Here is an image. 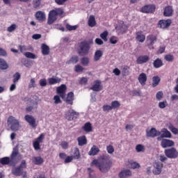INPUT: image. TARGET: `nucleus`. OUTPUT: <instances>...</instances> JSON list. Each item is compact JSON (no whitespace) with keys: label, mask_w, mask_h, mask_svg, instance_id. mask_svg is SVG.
<instances>
[{"label":"nucleus","mask_w":178,"mask_h":178,"mask_svg":"<svg viewBox=\"0 0 178 178\" xmlns=\"http://www.w3.org/2000/svg\"><path fill=\"white\" fill-rule=\"evenodd\" d=\"M90 166H95L96 168H98L102 173H106V172L111 169L112 162L111 161L108 155H103L99 157L98 159H94L91 162Z\"/></svg>","instance_id":"1"},{"label":"nucleus","mask_w":178,"mask_h":178,"mask_svg":"<svg viewBox=\"0 0 178 178\" xmlns=\"http://www.w3.org/2000/svg\"><path fill=\"white\" fill-rule=\"evenodd\" d=\"M19 152L16 149H13L10 157H3L0 159V163L1 165H9V166H15L16 165V157L17 156Z\"/></svg>","instance_id":"2"},{"label":"nucleus","mask_w":178,"mask_h":178,"mask_svg":"<svg viewBox=\"0 0 178 178\" xmlns=\"http://www.w3.org/2000/svg\"><path fill=\"white\" fill-rule=\"evenodd\" d=\"M63 9L62 8H55L54 10H51L49 13L47 24H52L54 23L57 19L56 16H60V17H62V15H63Z\"/></svg>","instance_id":"3"},{"label":"nucleus","mask_w":178,"mask_h":178,"mask_svg":"<svg viewBox=\"0 0 178 178\" xmlns=\"http://www.w3.org/2000/svg\"><path fill=\"white\" fill-rule=\"evenodd\" d=\"M7 124L12 131H18L20 129V122L13 116H10L7 120Z\"/></svg>","instance_id":"4"},{"label":"nucleus","mask_w":178,"mask_h":178,"mask_svg":"<svg viewBox=\"0 0 178 178\" xmlns=\"http://www.w3.org/2000/svg\"><path fill=\"white\" fill-rule=\"evenodd\" d=\"M26 168H27V163H26V160H22L20 165L13 169L12 173L15 176H22V175L24 173V171L23 170L26 169Z\"/></svg>","instance_id":"5"},{"label":"nucleus","mask_w":178,"mask_h":178,"mask_svg":"<svg viewBox=\"0 0 178 178\" xmlns=\"http://www.w3.org/2000/svg\"><path fill=\"white\" fill-rule=\"evenodd\" d=\"M90 51V44L87 42H81L79 44L78 52L79 55H87Z\"/></svg>","instance_id":"6"},{"label":"nucleus","mask_w":178,"mask_h":178,"mask_svg":"<svg viewBox=\"0 0 178 178\" xmlns=\"http://www.w3.org/2000/svg\"><path fill=\"white\" fill-rule=\"evenodd\" d=\"M164 154L170 159H176L178 158V152L175 147L165 149Z\"/></svg>","instance_id":"7"},{"label":"nucleus","mask_w":178,"mask_h":178,"mask_svg":"<svg viewBox=\"0 0 178 178\" xmlns=\"http://www.w3.org/2000/svg\"><path fill=\"white\" fill-rule=\"evenodd\" d=\"M44 138H45V134L42 133L35 140L33 145L35 151H38V149H40L41 147L40 146V144H41V143L44 141Z\"/></svg>","instance_id":"8"},{"label":"nucleus","mask_w":178,"mask_h":178,"mask_svg":"<svg viewBox=\"0 0 178 178\" xmlns=\"http://www.w3.org/2000/svg\"><path fill=\"white\" fill-rule=\"evenodd\" d=\"M161 136V131H156V129L152 128L150 130L146 129V137H151L152 138H155Z\"/></svg>","instance_id":"9"},{"label":"nucleus","mask_w":178,"mask_h":178,"mask_svg":"<svg viewBox=\"0 0 178 178\" xmlns=\"http://www.w3.org/2000/svg\"><path fill=\"white\" fill-rule=\"evenodd\" d=\"M153 173L155 175H161L162 173V169L163 168V164L161 162H156L153 165Z\"/></svg>","instance_id":"10"},{"label":"nucleus","mask_w":178,"mask_h":178,"mask_svg":"<svg viewBox=\"0 0 178 178\" xmlns=\"http://www.w3.org/2000/svg\"><path fill=\"white\" fill-rule=\"evenodd\" d=\"M79 116V113L76 112L74 110H70L65 115L67 120H76Z\"/></svg>","instance_id":"11"},{"label":"nucleus","mask_w":178,"mask_h":178,"mask_svg":"<svg viewBox=\"0 0 178 178\" xmlns=\"http://www.w3.org/2000/svg\"><path fill=\"white\" fill-rule=\"evenodd\" d=\"M24 119L33 129H35V127H37L35 118L33 115H26L24 116Z\"/></svg>","instance_id":"12"},{"label":"nucleus","mask_w":178,"mask_h":178,"mask_svg":"<svg viewBox=\"0 0 178 178\" xmlns=\"http://www.w3.org/2000/svg\"><path fill=\"white\" fill-rule=\"evenodd\" d=\"M57 94H59L61 98H65V97H66V85L62 84L60 86L58 87Z\"/></svg>","instance_id":"13"},{"label":"nucleus","mask_w":178,"mask_h":178,"mask_svg":"<svg viewBox=\"0 0 178 178\" xmlns=\"http://www.w3.org/2000/svg\"><path fill=\"white\" fill-rule=\"evenodd\" d=\"M143 13H153L155 12V5H146L142 8Z\"/></svg>","instance_id":"14"},{"label":"nucleus","mask_w":178,"mask_h":178,"mask_svg":"<svg viewBox=\"0 0 178 178\" xmlns=\"http://www.w3.org/2000/svg\"><path fill=\"white\" fill-rule=\"evenodd\" d=\"M170 24H172V20L170 19H163L159 22V27H160V29H168Z\"/></svg>","instance_id":"15"},{"label":"nucleus","mask_w":178,"mask_h":178,"mask_svg":"<svg viewBox=\"0 0 178 178\" xmlns=\"http://www.w3.org/2000/svg\"><path fill=\"white\" fill-rule=\"evenodd\" d=\"M90 90H92V91H95L96 92L102 91V86H101L100 81L99 80L95 81L94 82L93 86L90 88Z\"/></svg>","instance_id":"16"},{"label":"nucleus","mask_w":178,"mask_h":178,"mask_svg":"<svg viewBox=\"0 0 178 178\" xmlns=\"http://www.w3.org/2000/svg\"><path fill=\"white\" fill-rule=\"evenodd\" d=\"M175 143L169 139H163L161 140V147L163 148H168V147H173Z\"/></svg>","instance_id":"17"},{"label":"nucleus","mask_w":178,"mask_h":178,"mask_svg":"<svg viewBox=\"0 0 178 178\" xmlns=\"http://www.w3.org/2000/svg\"><path fill=\"white\" fill-rule=\"evenodd\" d=\"M149 60V56L145 55V56H140L138 57L136 60V63L138 65H143V63H147Z\"/></svg>","instance_id":"18"},{"label":"nucleus","mask_w":178,"mask_h":178,"mask_svg":"<svg viewBox=\"0 0 178 178\" xmlns=\"http://www.w3.org/2000/svg\"><path fill=\"white\" fill-rule=\"evenodd\" d=\"M76 155H74V156H68L65 158V163H70V162H72V161H73V158L74 159H79V158H80V152H79V149H77L75 152Z\"/></svg>","instance_id":"19"},{"label":"nucleus","mask_w":178,"mask_h":178,"mask_svg":"<svg viewBox=\"0 0 178 178\" xmlns=\"http://www.w3.org/2000/svg\"><path fill=\"white\" fill-rule=\"evenodd\" d=\"M127 29H129V26L124 23H122L121 25L115 27V30H117V31H119V33H120L121 34H124V33L127 31Z\"/></svg>","instance_id":"20"},{"label":"nucleus","mask_w":178,"mask_h":178,"mask_svg":"<svg viewBox=\"0 0 178 178\" xmlns=\"http://www.w3.org/2000/svg\"><path fill=\"white\" fill-rule=\"evenodd\" d=\"M118 176L120 178L130 177L131 176V171L129 169L123 170L119 173Z\"/></svg>","instance_id":"21"},{"label":"nucleus","mask_w":178,"mask_h":178,"mask_svg":"<svg viewBox=\"0 0 178 178\" xmlns=\"http://www.w3.org/2000/svg\"><path fill=\"white\" fill-rule=\"evenodd\" d=\"M138 80L140 86H145V83H147V74L144 72L140 74Z\"/></svg>","instance_id":"22"},{"label":"nucleus","mask_w":178,"mask_h":178,"mask_svg":"<svg viewBox=\"0 0 178 178\" xmlns=\"http://www.w3.org/2000/svg\"><path fill=\"white\" fill-rule=\"evenodd\" d=\"M31 106H28L26 108V112H31L33 109H37L38 108V102L34 101V100H31Z\"/></svg>","instance_id":"23"},{"label":"nucleus","mask_w":178,"mask_h":178,"mask_svg":"<svg viewBox=\"0 0 178 178\" xmlns=\"http://www.w3.org/2000/svg\"><path fill=\"white\" fill-rule=\"evenodd\" d=\"M163 15L166 17H170L173 15V8L170 6H166L164 9Z\"/></svg>","instance_id":"24"},{"label":"nucleus","mask_w":178,"mask_h":178,"mask_svg":"<svg viewBox=\"0 0 178 178\" xmlns=\"http://www.w3.org/2000/svg\"><path fill=\"white\" fill-rule=\"evenodd\" d=\"M147 45H154V44L156 42V35H149L147 37Z\"/></svg>","instance_id":"25"},{"label":"nucleus","mask_w":178,"mask_h":178,"mask_svg":"<svg viewBox=\"0 0 178 178\" xmlns=\"http://www.w3.org/2000/svg\"><path fill=\"white\" fill-rule=\"evenodd\" d=\"M35 18L39 22H44V20L46 19L45 13H44L42 11H38L35 13Z\"/></svg>","instance_id":"26"},{"label":"nucleus","mask_w":178,"mask_h":178,"mask_svg":"<svg viewBox=\"0 0 178 178\" xmlns=\"http://www.w3.org/2000/svg\"><path fill=\"white\" fill-rule=\"evenodd\" d=\"M98 152H99V148H98V147H97L96 145H93L89 151L88 155H90V156H95V155H97Z\"/></svg>","instance_id":"27"},{"label":"nucleus","mask_w":178,"mask_h":178,"mask_svg":"<svg viewBox=\"0 0 178 178\" xmlns=\"http://www.w3.org/2000/svg\"><path fill=\"white\" fill-rule=\"evenodd\" d=\"M32 162L35 165H42L44 163V159L41 156H34L32 158Z\"/></svg>","instance_id":"28"},{"label":"nucleus","mask_w":178,"mask_h":178,"mask_svg":"<svg viewBox=\"0 0 178 178\" xmlns=\"http://www.w3.org/2000/svg\"><path fill=\"white\" fill-rule=\"evenodd\" d=\"M49 84L50 86H54V84H58L62 79L59 77H51L48 79Z\"/></svg>","instance_id":"29"},{"label":"nucleus","mask_w":178,"mask_h":178,"mask_svg":"<svg viewBox=\"0 0 178 178\" xmlns=\"http://www.w3.org/2000/svg\"><path fill=\"white\" fill-rule=\"evenodd\" d=\"M160 133L163 138H170L172 137V134L167 129H163Z\"/></svg>","instance_id":"30"},{"label":"nucleus","mask_w":178,"mask_h":178,"mask_svg":"<svg viewBox=\"0 0 178 178\" xmlns=\"http://www.w3.org/2000/svg\"><path fill=\"white\" fill-rule=\"evenodd\" d=\"M74 94L72 92H70L65 99L67 104H70V105H73V99H74Z\"/></svg>","instance_id":"31"},{"label":"nucleus","mask_w":178,"mask_h":178,"mask_svg":"<svg viewBox=\"0 0 178 178\" xmlns=\"http://www.w3.org/2000/svg\"><path fill=\"white\" fill-rule=\"evenodd\" d=\"M42 54V55L47 56L49 55V47L45 44H42L41 45Z\"/></svg>","instance_id":"32"},{"label":"nucleus","mask_w":178,"mask_h":178,"mask_svg":"<svg viewBox=\"0 0 178 178\" xmlns=\"http://www.w3.org/2000/svg\"><path fill=\"white\" fill-rule=\"evenodd\" d=\"M78 144L80 147H83V145H86L87 144V138L86 136H80L77 138Z\"/></svg>","instance_id":"33"},{"label":"nucleus","mask_w":178,"mask_h":178,"mask_svg":"<svg viewBox=\"0 0 178 178\" xmlns=\"http://www.w3.org/2000/svg\"><path fill=\"white\" fill-rule=\"evenodd\" d=\"M79 62V56H72L70 60L66 61V65H70V63H72V65H76Z\"/></svg>","instance_id":"34"},{"label":"nucleus","mask_w":178,"mask_h":178,"mask_svg":"<svg viewBox=\"0 0 178 178\" xmlns=\"http://www.w3.org/2000/svg\"><path fill=\"white\" fill-rule=\"evenodd\" d=\"M88 24L89 27H95L97 22H95V17L94 15H90L89 17Z\"/></svg>","instance_id":"35"},{"label":"nucleus","mask_w":178,"mask_h":178,"mask_svg":"<svg viewBox=\"0 0 178 178\" xmlns=\"http://www.w3.org/2000/svg\"><path fill=\"white\" fill-rule=\"evenodd\" d=\"M159 83H161V78L158 76L152 77V86L155 88L157 86H159Z\"/></svg>","instance_id":"36"},{"label":"nucleus","mask_w":178,"mask_h":178,"mask_svg":"<svg viewBox=\"0 0 178 178\" xmlns=\"http://www.w3.org/2000/svg\"><path fill=\"white\" fill-rule=\"evenodd\" d=\"M153 66L155 67V69H159V67H162L163 66V63L162 62V60L160 58H156L154 62H153Z\"/></svg>","instance_id":"37"},{"label":"nucleus","mask_w":178,"mask_h":178,"mask_svg":"<svg viewBox=\"0 0 178 178\" xmlns=\"http://www.w3.org/2000/svg\"><path fill=\"white\" fill-rule=\"evenodd\" d=\"M102 51L101 50H97L95 52V56H94V60L95 62H98L102 58Z\"/></svg>","instance_id":"38"},{"label":"nucleus","mask_w":178,"mask_h":178,"mask_svg":"<svg viewBox=\"0 0 178 178\" xmlns=\"http://www.w3.org/2000/svg\"><path fill=\"white\" fill-rule=\"evenodd\" d=\"M136 40L139 42H144V41H145V35L143 34L141 32H137Z\"/></svg>","instance_id":"39"},{"label":"nucleus","mask_w":178,"mask_h":178,"mask_svg":"<svg viewBox=\"0 0 178 178\" xmlns=\"http://www.w3.org/2000/svg\"><path fill=\"white\" fill-rule=\"evenodd\" d=\"M9 66L8 63L4 59L0 58V69L1 70H6Z\"/></svg>","instance_id":"40"},{"label":"nucleus","mask_w":178,"mask_h":178,"mask_svg":"<svg viewBox=\"0 0 178 178\" xmlns=\"http://www.w3.org/2000/svg\"><path fill=\"white\" fill-rule=\"evenodd\" d=\"M83 130L86 131V133H90L92 131V126L90 122H86L83 126Z\"/></svg>","instance_id":"41"},{"label":"nucleus","mask_w":178,"mask_h":178,"mask_svg":"<svg viewBox=\"0 0 178 178\" xmlns=\"http://www.w3.org/2000/svg\"><path fill=\"white\" fill-rule=\"evenodd\" d=\"M24 56L29 59H37V56L29 51L24 53Z\"/></svg>","instance_id":"42"},{"label":"nucleus","mask_w":178,"mask_h":178,"mask_svg":"<svg viewBox=\"0 0 178 178\" xmlns=\"http://www.w3.org/2000/svg\"><path fill=\"white\" fill-rule=\"evenodd\" d=\"M81 63L83 66H88L90 65V58L88 57H83L81 59Z\"/></svg>","instance_id":"43"},{"label":"nucleus","mask_w":178,"mask_h":178,"mask_svg":"<svg viewBox=\"0 0 178 178\" xmlns=\"http://www.w3.org/2000/svg\"><path fill=\"white\" fill-rule=\"evenodd\" d=\"M65 27L67 30H68L69 31H73L77 29L78 26L77 25L72 26L69 24H66Z\"/></svg>","instance_id":"44"},{"label":"nucleus","mask_w":178,"mask_h":178,"mask_svg":"<svg viewBox=\"0 0 178 178\" xmlns=\"http://www.w3.org/2000/svg\"><path fill=\"white\" fill-rule=\"evenodd\" d=\"M165 60L167 62H173V60L175 59V56L172 54H167L164 56Z\"/></svg>","instance_id":"45"},{"label":"nucleus","mask_w":178,"mask_h":178,"mask_svg":"<svg viewBox=\"0 0 178 178\" xmlns=\"http://www.w3.org/2000/svg\"><path fill=\"white\" fill-rule=\"evenodd\" d=\"M19 80H20V73L19 72H16L14 75H13V82L14 83H17V81H19Z\"/></svg>","instance_id":"46"},{"label":"nucleus","mask_w":178,"mask_h":178,"mask_svg":"<svg viewBox=\"0 0 178 178\" xmlns=\"http://www.w3.org/2000/svg\"><path fill=\"white\" fill-rule=\"evenodd\" d=\"M120 106V103L118 101H113L111 102V108L112 109H116Z\"/></svg>","instance_id":"47"},{"label":"nucleus","mask_w":178,"mask_h":178,"mask_svg":"<svg viewBox=\"0 0 178 178\" xmlns=\"http://www.w3.org/2000/svg\"><path fill=\"white\" fill-rule=\"evenodd\" d=\"M136 152H144L145 150V148H144V146L143 145H138L136 147Z\"/></svg>","instance_id":"48"},{"label":"nucleus","mask_w":178,"mask_h":178,"mask_svg":"<svg viewBox=\"0 0 178 178\" xmlns=\"http://www.w3.org/2000/svg\"><path fill=\"white\" fill-rule=\"evenodd\" d=\"M131 169H140V163L133 161L131 162Z\"/></svg>","instance_id":"49"},{"label":"nucleus","mask_w":178,"mask_h":178,"mask_svg":"<svg viewBox=\"0 0 178 178\" xmlns=\"http://www.w3.org/2000/svg\"><path fill=\"white\" fill-rule=\"evenodd\" d=\"M169 130L173 133V134H178V129L170 124L168 127Z\"/></svg>","instance_id":"50"},{"label":"nucleus","mask_w":178,"mask_h":178,"mask_svg":"<svg viewBox=\"0 0 178 178\" xmlns=\"http://www.w3.org/2000/svg\"><path fill=\"white\" fill-rule=\"evenodd\" d=\"M166 106H168V102L166 101L160 102L159 103V108H160V109H165V108H166Z\"/></svg>","instance_id":"51"},{"label":"nucleus","mask_w":178,"mask_h":178,"mask_svg":"<svg viewBox=\"0 0 178 178\" xmlns=\"http://www.w3.org/2000/svg\"><path fill=\"white\" fill-rule=\"evenodd\" d=\"M106 151L108 154H113V152H115V148H113L112 145H110L106 147Z\"/></svg>","instance_id":"52"},{"label":"nucleus","mask_w":178,"mask_h":178,"mask_svg":"<svg viewBox=\"0 0 178 178\" xmlns=\"http://www.w3.org/2000/svg\"><path fill=\"white\" fill-rule=\"evenodd\" d=\"M16 27H17L16 24H13L8 27L7 31H8V33H12L13 31H15L16 30Z\"/></svg>","instance_id":"53"},{"label":"nucleus","mask_w":178,"mask_h":178,"mask_svg":"<svg viewBox=\"0 0 178 178\" xmlns=\"http://www.w3.org/2000/svg\"><path fill=\"white\" fill-rule=\"evenodd\" d=\"M33 8L37 9L40 5H41V0H33Z\"/></svg>","instance_id":"54"},{"label":"nucleus","mask_w":178,"mask_h":178,"mask_svg":"<svg viewBox=\"0 0 178 178\" xmlns=\"http://www.w3.org/2000/svg\"><path fill=\"white\" fill-rule=\"evenodd\" d=\"M163 97V92H162V91H159L156 94V98L157 101H161Z\"/></svg>","instance_id":"55"},{"label":"nucleus","mask_w":178,"mask_h":178,"mask_svg":"<svg viewBox=\"0 0 178 178\" xmlns=\"http://www.w3.org/2000/svg\"><path fill=\"white\" fill-rule=\"evenodd\" d=\"M100 37L102 38V40H104V41H108V39L106 38V37H108V31H105L101 33Z\"/></svg>","instance_id":"56"},{"label":"nucleus","mask_w":178,"mask_h":178,"mask_svg":"<svg viewBox=\"0 0 178 178\" xmlns=\"http://www.w3.org/2000/svg\"><path fill=\"white\" fill-rule=\"evenodd\" d=\"M112 106H109L108 104L103 106L104 112H109V111H112Z\"/></svg>","instance_id":"57"},{"label":"nucleus","mask_w":178,"mask_h":178,"mask_svg":"<svg viewBox=\"0 0 178 178\" xmlns=\"http://www.w3.org/2000/svg\"><path fill=\"white\" fill-rule=\"evenodd\" d=\"M54 29H56L57 30H60V31H65V27L62 26V25L60 24L54 25Z\"/></svg>","instance_id":"58"},{"label":"nucleus","mask_w":178,"mask_h":178,"mask_svg":"<svg viewBox=\"0 0 178 178\" xmlns=\"http://www.w3.org/2000/svg\"><path fill=\"white\" fill-rule=\"evenodd\" d=\"M83 70H84V68L82 66L79 65L75 66V72L77 73H80V72H83Z\"/></svg>","instance_id":"59"},{"label":"nucleus","mask_w":178,"mask_h":178,"mask_svg":"<svg viewBox=\"0 0 178 178\" xmlns=\"http://www.w3.org/2000/svg\"><path fill=\"white\" fill-rule=\"evenodd\" d=\"M34 87H35V81L34 80V79H32L30 81L29 88H34Z\"/></svg>","instance_id":"60"},{"label":"nucleus","mask_w":178,"mask_h":178,"mask_svg":"<svg viewBox=\"0 0 178 178\" xmlns=\"http://www.w3.org/2000/svg\"><path fill=\"white\" fill-rule=\"evenodd\" d=\"M54 104H60V102H62V101L60 100V97H59L58 95H56L54 97Z\"/></svg>","instance_id":"61"},{"label":"nucleus","mask_w":178,"mask_h":178,"mask_svg":"<svg viewBox=\"0 0 178 178\" xmlns=\"http://www.w3.org/2000/svg\"><path fill=\"white\" fill-rule=\"evenodd\" d=\"M88 172L89 173V177L92 178L94 177V170L91 168H88Z\"/></svg>","instance_id":"62"},{"label":"nucleus","mask_w":178,"mask_h":178,"mask_svg":"<svg viewBox=\"0 0 178 178\" xmlns=\"http://www.w3.org/2000/svg\"><path fill=\"white\" fill-rule=\"evenodd\" d=\"M40 86L41 87H45L47 86V79H42L40 80Z\"/></svg>","instance_id":"63"},{"label":"nucleus","mask_w":178,"mask_h":178,"mask_svg":"<svg viewBox=\"0 0 178 178\" xmlns=\"http://www.w3.org/2000/svg\"><path fill=\"white\" fill-rule=\"evenodd\" d=\"M110 42H111V44H117L118 43V39H116V37L112 36L110 38Z\"/></svg>","instance_id":"64"}]
</instances>
